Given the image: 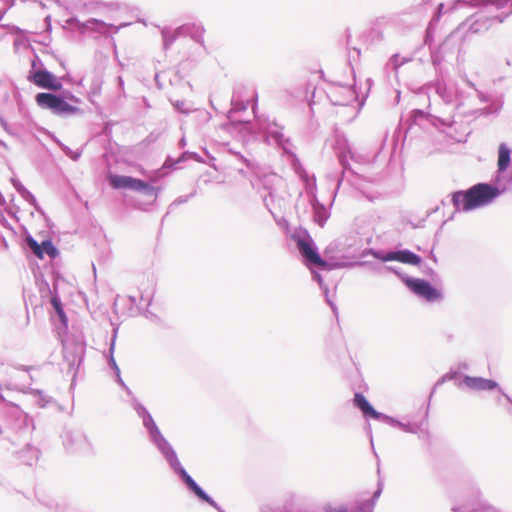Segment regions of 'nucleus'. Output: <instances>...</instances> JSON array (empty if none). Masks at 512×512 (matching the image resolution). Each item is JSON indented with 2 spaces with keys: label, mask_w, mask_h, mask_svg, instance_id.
<instances>
[{
  "label": "nucleus",
  "mask_w": 512,
  "mask_h": 512,
  "mask_svg": "<svg viewBox=\"0 0 512 512\" xmlns=\"http://www.w3.org/2000/svg\"><path fill=\"white\" fill-rule=\"evenodd\" d=\"M511 148L504 142L497 151V168L490 182H479L466 190H457L450 194L455 211L470 212L490 205L499 196L510 190L511 185L505 180L506 168L511 166Z\"/></svg>",
  "instance_id": "f257e3e1"
},
{
  "label": "nucleus",
  "mask_w": 512,
  "mask_h": 512,
  "mask_svg": "<svg viewBox=\"0 0 512 512\" xmlns=\"http://www.w3.org/2000/svg\"><path fill=\"white\" fill-rule=\"evenodd\" d=\"M508 4V0H455L452 10L464 7H477L479 10L466 19L462 25H469L472 33H482L496 23H503L512 13V7L507 13H494ZM512 6V3H511Z\"/></svg>",
  "instance_id": "f03ea898"
},
{
  "label": "nucleus",
  "mask_w": 512,
  "mask_h": 512,
  "mask_svg": "<svg viewBox=\"0 0 512 512\" xmlns=\"http://www.w3.org/2000/svg\"><path fill=\"white\" fill-rule=\"evenodd\" d=\"M132 407L138 417L142 420V425L146 429L150 443L158 450L166 461L170 470L179 477L186 469L181 464L178 455L171 443L164 437L151 413L136 398L132 399Z\"/></svg>",
  "instance_id": "7ed1b4c3"
},
{
  "label": "nucleus",
  "mask_w": 512,
  "mask_h": 512,
  "mask_svg": "<svg viewBox=\"0 0 512 512\" xmlns=\"http://www.w3.org/2000/svg\"><path fill=\"white\" fill-rule=\"evenodd\" d=\"M291 239L302 257V262L306 267L319 266L320 269L331 271L333 269L352 266L339 261L323 259L318 251V247L307 229L299 227L291 234Z\"/></svg>",
  "instance_id": "20e7f679"
},
{
  "label": "nucleus",
  "mask_w": 512,
  "mask_h": 512,
  "mask_svg": "<svg viewBox=\"0 0 512 512\" xmlns=\"http://www.w3.org/2000/svg\"><path fill=\"white\" fill-rule=\"evenodd\" d=\"M333 148L336 152L338 162H339L340 166L342 167V171H341L340 175H330V177L332 179H335L337 182L336 188L334 190V197H335L343 180H344L345 174L347 172H349L351 175L355 176L357 179H362V177L357 172H355V170L351 167V165L349 163V159L356 161V155L353 152V150L349 144V141L344 134L336 135Z\"/></svg>",
  "instance_id": "39448f33"
},
{
  "label": "nucleus",
  "mask_w": 512,
  "mask_h": 512,
  "mask_svg": "<svg viewBox=\"0 0 512 512\" xmlns=\"http://www.w3.org/2000/svg\"><path fill=\"white\" fill-rule=\"evenodd\" d=\"M360 256L362 258L366 256H372L373 258L383 263L396 261L418 267L423 263L422 257L409 249L381 250L375 248H365L361 252Z\"/></svg>",
  "instance_id": "423d86ee"
},
{
  "label": "nucleus",
  "mask_w": 512,
  "mask_h": 512,
  "mask_svg": "<svg viewBox=\"0 0 512 512\" xmlns=\"http://www.w3.org/2000/svg\"><path fill=\"white\" fill-rule=\"evenodd\" d=\"M63 360L67 364V374L74 381L86 353V343L81 337H71L62 340Z\"/></svg>",
  "instance_id": "0eeeda50"
},
{
  "label": "nucleus",
  "mask_w": 512,
  "mask_h": 512,
  "mask_svg": "<svg viewBox=\"0 0 512 512\" xmlns=\"http://www.w3.org/2000/svg\"><path fill=\"white\" fill-rule=\"evenodd\" d=\"M109 184L115 190L124 189L143 193L145 196L152 197L153 202L158 198L160 191V187H154L149 182L128 175L111 174Z\"/></svg>",
  "instance_id": "6e6552de"
},
{
  "label": "nucleus",
  "mask_w": 512,
  "mask_h": 512,
  "mask_svg": "<svg viewBox=\"0 0 512 512\" xmlns=\"http://www.w3.org/2000/svg\"><path fill=\"white\" fill-rule=\"evenodd\" d=\"M35 101L42 109L49 110L61 117L75 115L80 112V108L65 101V97L52 92L37 93Z\"/></svg>",
  "instance_id": "1a4fd4ad"
},
{
  "label": "nucleus",
  "mask_w": 512,
  "mask_h": 512,
  "mask_svg": "<svg viewBox=\"0 0 512 512\" xmlns=\"http://www.w3.org/2000/svg\"><path fill=\"white\" fill-rule=\"evenodd\" d=\"M402 281L410 292L426 302L433 303L443 299L442 291L426 279L403 275Z\"/></svg>",
  "instance_id": "9d476101"
},
{
  "label": "nucleus",
  "mask_w": 512,
  "mask_h": 512,
  "mask_svg": "<svg viewBox=\"0 0 512 512\" xmlns=\"http://www.w3.org/2000/svg\"><path fill=\"white\" fill-rule=\"evenodd\" d=\"M257 132L263 134V141L270 144L273 140L275 144L286 150L290 144V139L285 137L282 133V127H280L275 120L270 121L268 118H257Z\"/></svg>",
  "instance_id": "9b49d317"
},
{
  "label": "nucleus",
  "mask_w": 512,
  "mask_h": 512,
  "mask_svg": "<svg viewBox=\"0 0 512 512\" xmlns=\"http://www.w3.org/2000/svg\"><path fill=\"white\" fill-rule=\"evenodd\" d=\"M67 23H78V32L81 34H84L87 31H93L104 36H107L110 33H117L122 27L128 25L127 23H123L120 26H115L114 24L106 23L97 18L80 21L76 16L68 18Z\"/></svg>",
  "instance_id": "f8f14e48"
},
{
  "label": "nucleus",
  "mask_w": 512,
  "mask_h": 512,
  "mask_svg": "<svg viewBox=\"0 0 512 512\" xmlns=\"http://www.w3.org/2000/svg\"><path fill=\"white\" fill-rule=\"evenodd\" d=\"M69 74L62 77V79H68ZM27 79L29 82L33 83L39 88L46 90H62L61 78H57V76L46 68L39 69L38 71H29Z\"/></svg>",
  "instance_id": "ddd939ff"
},
{
  "label": "nucleus",
  "mask_w": 512,
  "mask_h": 512,
  "mask_svg": "<svg viewBox=\"0 0 512 512\" xmlns=\"http://www.w3.org/2000/svg\"><path fill=\"white\" fill-rule=\"evenodd\" d=\"M24 245L25 249L29 253L33 254L40 260L44 259L45 255L49 256L51 259H56L60 254L59 249L54 245L50 238H46L39 243L30 234H28L24 239Z\"/></svg>",
  "instance_id": "4468645a"
},
{
  "label": "nucleus",
  "mask_w": 512,
  "mask_h": 512,
  "mask_svg": "<svg viewBox=\"0 0 512 512\" xmlns=\"http://www.w3.org/2000/svg\"><path fill=\"white\" fill-rule=\"evenodd\" d=\"M179 480L186 489L193 494L201 503H206L218 512H225L218 503L185 471L179 477Z\"/></svg>",
  "instance_id": "2eb2a0df"
},
{
  "label": "nucleus",
  "mask_w": 512,
  "mask_h": 512,
  "mask_svg": "<svg viewBox=\"0 0 512 512\" xmlns=\"http://www.w3.org/2000/svg\"><path fill=\"white\" fill-rule=\"evenodd\" d=\"M63 444L70 452L88 453L91 444L86 435L79 429L66 430L63 434Z\"/></svg>",
  "instance_id": "dca6fc26"
},
{
  "label": "nucleus",
  "mask_w": 512,
  "mask_h": 512,
  "mask_svg": "<svg viewBox=\"0 0 512 512\" xmlns=\"http://www.w3.org/2000/svg\"><path fill=\"white\" fill-rule=\"evenodd\" d=\"M458 388L465 386L472 391H499V383L496 380L488 379L480 376L463 375L462 380L455 383Z\"/></svg>",
  "instance_id": "f3484780"
},
{
  "label": "nucleus",
  "mask_w": 512,
  "mask_h": 512,
  "mask_svg": "<svg viewBox=\"0 0 512 512\" xmlns=\"http://www.w3.org/2000/svg\"><path fill=\"white\" fill-rule=\"evenodd\" d=\"M316 190V179L313 177V183L312 185H307V192L311 194L310 203L313 210V220L314 222L319 225L320 227H323L325 223L327 222L330 213L326 206L322 204L315 193Z\"/></svg>",
  "instance_id": "a211bd4d"
},
{
  "label": "nucleus",
  "mask_w": 512,
  "mask_h": 512,
  "mask_svg": "<svg viewBox=\"0 0 512 512\" xmlns=\"http://www.w3.org/2000/svg\"><path fill=\"white\" fill-rule=\"evenodd\" d=\"M353 406L357 408L365 419H374L383 422L386 414L377 411L361 392H355L352 399Z\"/></svg>",
  "instance_id": "6ab92c4d"
},
{
  "label": "nucleus",
  "mask_w": 512,
  "mask_h": 512,
  "mask_svg": "<svg viewBox=\"0 0 512 512\" xmlns=\"http://www.w3.org/2000/svg\"><path fill=\"white\" fill-rule=\"evenodd\" d=\"M204 27L201 24L197 23H185L179 27H177V33L181 34V36H189L196 43L203 45V33Z\"/></svg>",
  "instance_id": "aec40b11"
},
{
  "label": "nucleus",
  "mask_w": 512,
  "mask_h": 512,
  "mask_svg": "<svg viewBox=\"0 0 512 512\" xmlns=\"http://www.w3.org/2000/svg\"><path fill=\"white\" fill-rule=\"evenodd\" d=\"M383 423L388 424L392 427L399 428L400 430L407 432V433H412V434L420 433L419 437H422V435H425L428 437V432L421 430V425L417 424V423H414V424L403 423L400 420H398L397 418L389 416L387 414L383 420Z\"/></svg>",
  "instance_id": "412c9836"
},
{
  "label": "nucleus",
  "mask_w": 512,
  "mask_h": 512,
  "mask_svg": "<svg viewBox=\"0 0 512 512\" xmlns=\"http://www.w3.org/2000/svg\"><path fill=\"white\" fill-rule=\"evenodd\" d=\"M188 159H193L197 162H201V157L196 152L184 151L176 160L173 159L172 157L168 156L166 158L165 162L163 163L161 170L156 171V173L158 174V177H161L163 175L162 170L175 169V168H177L178 164L185 162Z\"/></svg>",
  "instance_id": "4be33fe9"
},
{
  "label": "nucleus",
  "mask_w": 512,
  "mask_h": 512,
  "mask_svg": "<svg viewBox=\"0 0 512 512\" xmlns=\"http://www.w3.org/2000/svg\"><path fill=\"white\" fill-rule=\"evenodd\" d=\"M34 397L35 404L40 408H50L54 411H62V407L53 399V397L47 395L44 391L34 389L31 391Z\"/></svg>",
  "instance_id": "5701e85b"
},
{
  "label": "nucleus",
  "mask_w": 512,
  "mask_h": 512,
  "mask_svg": "<svg viewBox=\"0 0 512 512\" xmlns=\"http://www.w3.org/2000/svg\"><path fill=\"white\" fill-rule=\"evenodd\" d=\"M12 184L15 190L27 203L33 206L39 213L44 214V211L38 204L36 197L18 179H12Z\"/></svg>",
  "instance_id": "b1692460"
},
{
  "label": "nucleus",
  "mask_w": 512,
  "mask_h": 512,
  "mask_svg": "<svg viewBox=\"0 0 512 512\" xmlns=\"http://www.w3.org/2000/svg\"><path fill=\"white\" fill-rule=\"evenodd\" d=\"M50 303L59 319V322L61 324L62 327H64L65 329H67L68 327V318H67V315L64 311V308H63V304H62V301H61V298L57 292V288L56 286L54 285V293L51 294V299H50Z\"/></svg>",
  "instance_id": "393cba45"
},
{
  "label": "nucleus",
  "mask_w": 512,
  "mask_h": 512,
  "mask_svg": "<svg viewBox=\"0 0 512 512\" xmlns=\"http://www.w3.org/2000/svg\"><path fill=\"white\" fill-rule=\"evenodd\" d=\"M383 491V482L381 480L377 483V489L373 492L371 498L362 501L356 508V512H373L375 504Z\"/></svg>",
  "instance_id": "a878e982"
},
{
  "label": "nucleus",
  "mask_w": 512,
  "mask_h": 512,
  "mask_svg": "<svg viewBox=\"0 0 512 512\" xmlns=\"http://www.w3.org/2000/svg\"><path fill=\"white\" fill-rule=\"evenodd\" d=\"M17 458L22 464L32 466L39 458V450L27 444L17 453Z\"/></svg>",
  "instance_id": "bb28decb"
},
{
  "label": "nucleus",
  "mask_w": 512,
  "mask_h": 512,
  "mask_svg": "<svg viewBox=\"0 0 512 512\" xmlns=\"http://www.w3.org/2000/svg\"><path fill=\"white\" fill-rule=\"evenodd\" d=\"M488 103L489 104L487 106L479 110L481 111V115H497L503 108L504 94L500 93L497 94L495 97L491 96V100Z\"/></svg>",
  "instance_id": "cd10ccee"
},
{
  "label": "nucleus",
  "mask_w": 512,
  "mask_h": 512,
  "mask_svg": "<svg viewBox=\"0 0 512 512\" xmlns=\"http://www.w3.org/2000/svg\"><path fill=\"white\" fill-rule=\"evenodd\" d=\"M310 271H311V274H312V279L318 283L320 289L323 291L324 295H325V298H326V302L329 304V306L331 307L332 311L334 312V314L337 313V306L329 299V288L328 286L324 283V280H323V277L322 275L313 268V266H310V267H307Z\"/></svg>",
  "instance_id": "c85d7f7f"
},
{
  "label": "nucleus",
  "mask_w": 512,
  "mask_h": 512,
  "mask_svg": "<svg viewBox=\"0 0 512 512\" xmlns=\"http://www.w3.org/2000/svg\"><path fill=\"white\" fill-rule=\"evenodd\" d=\"M450 37L446 38L438 49H430L431 62L435 69H437L441 63L444 61L445 55L450 51H444L446 46L449 44Z\"/></svg>",
  "instance_id": "c756f323"
},
{
  "label": "nucleus",
  "mask_w": 512,
  "mask_h": 512,
  "mask_svg": "<svg viewBox=\"0 0 512 512\" xmlns=\"http://www.w3.org/2000/svg\"><path fill=\"white\" fill-rule=\"evenodd\" d=\"M341 88L347 93V97L345 99H339L336 97L335 94H333V96H331V98H330L333 105L347 106L356 100L357 94L354 89H352L351 87H345V86H341Z\"/></svg>",
  "instance_id": "7c9ffc66"
},
{
  "label": "nucleus",
  "mask_w": 512,
  "mask_h": 512,
  "mask_svg": "<svg viewBox=\"0 0 512 512\" xmlns=\"http://www.w3.org/2000/svg\"><path fill=\"white\" fill-rule=\"evenodd\" d=\"M462 81L465 83L469 88L473 89L476 93L477 98L481 103H486L491 100V95L482 91L478 88L475 82H473L466 74L462 76Z\"/></svg>",
  "instance_id": "2f4dec72"
},
{
  "label": "nucleus",
  "mask_w": 512,
  "mask_h": 512,
  "mask_svg": "<svg viewBox=\"0 0 512 512\" xmlns=\"http://www.w3.org/2000/svg\"><path fill=\"white\" fill-rule=\"evenodd\" d=\"M464 374H461V372L459 370H453L451 369L448 373H446L445 375H443L441 378H439L437 380V382L435 383V385L433 386L431 392H430V395H429V401H431V398L433 396V394L435 393L437 387H439L440 385H442L444 382L446 381H450V380H456L457 378H461L462 379V376ZM430 405V402H428V406Z\"/></svg>",
  "instance_id": "473e14b6"
},
{
  "label": "nucleus",
  "mask_w": 512,
  "mask_h": 512,
  "mask_svg": "<svg viewBox=\"0 0 512 512\" xmlns=\"http://www.w3.org/2000/svg\"><path fill=\"white\" fill-rule=\"evenodd\" d=\"M38 501L52 512H62L60 504L48 495H38Z\"/></svg>",
  "instance_id": "72a5a7b5"
},
{
  "label": "nucleus",
  "mask_w": 512,
  "mask_h": 512,
  "mask_svg": "<svg viewBox=\"0 0 512 512\" xmlns=\"http://www.w3.org/2000/svg\"><path fill=\"white\" fill-rule=\"evenodd\" d=\"M435 91L445 103L451 104L453 102V94L448 90L444 82L438 81L435 85Z\"/></svg>",
  "instance_id": "f704fd0d"
},
{
  "label": "nucleus",
  "mask_w": 512,
  "mask_h": 512,
  "mask_svg": "<svg viewBox=\"0 0 512 512\" xmlns=\"http://www.w3.org/2000/svg\"><path fill=\"white\" fill-rule=\"evenodd\" d=\"M161 35L163 39L164 50H168L170 46L174 43V41L181 36V34L177 33V28L173 32L164 29L162 30Z\"/></svg>",
  "instance_id": "c9c22d12"
},
{
  "label": "nucleus",
  "mask_w": 512,
  "mask_h": 512,
  "mask_svg": "<svg viewBox=\"0 0 512 512\" xmlns=\"http://www.w3.org/2000/svg\"><path fill=\"white\" fill-rule=\"evenodd\" d=\"M56 143L58 144L59 148L62 150V152L67 156L69 157L70 159H72L73 161H77L80 157H81V151L79 150H72L70 147H68L67 145L63 144L60 140H56Z\"/></svg>",
  "instance_id": "e433bc0d"
},
{
  "label": "nucleus",
  "mask_w": 512,
  "mask_h": 512,
  "mask_svg": "<svg viewBox=\"0 0 512 512\" xmlns=\"http://www.w3.org/2000/svg\"><path fill=\"white\" fill-rule=\"evenodd\" d=\"M115 338H116V335H114V337L112 338V341H111V344L109 347V356L107 357V364L114 371V373L120 371V368L117 365L116 360L113 355L114 348H115Z\"/></svg>",
  "instance_id": "4c0bfd02"
},
{
  "label": "nucleus",
  "mask_w": 512,
  "mask_h": 512,
  "mask_svg": "<svg viewBox=\"0 0 512 512\" xmlns=\"http://www.w3.org/2000/svg\"><path fill=\"white\" fill-rule=\"evenodd\" d=\"M196 195V190L192 191L189 195H183L177 197L168 207L167 213L164 215L162 221L165 219V217L170 213V211L178 205L184 204L189 201L190 198L194 197Z\"/></svg>",
  "instance_id": "58836bf2"
},
{
  "label": "nucleus",
  "mask_w": 512,
  "mask_h": 512,
  "mask_svg": "<svg viewBox=\"0 0 512 512\" xmlns=\"http://www.w3.org/2000/svg\"><path fill=\"white\" fill-rule=\"evenodd\" d=\"M427 114L421 109H414L409 116L410 125H417L419 121L426 119Z\"/></svg>",
  "instance_id": "ea45409f"
},
{
  "label": "nucleus",
  "mask_w": 512,
  "mask_h": 512,
  "mask_svg": "<svg viewBox=\"0 0 512 512\" xmlns=\"http://www.w3.org/2000/svg\"><path fill=\"white\" fill-rule=\"evenodd\" d=\"M352 266H359V267H362V266H368L371 270L379 273L382 269H384V267L380 266L379 264H376L372 261H364V260H361V261H358L356 263H353L351 264Z\"/></svg>",
  "instance_id": "a19ab883"
},
{
  "label": "nucleus",
  "mask_w": 512,
  "mask_h": 512,
  "mask_svg": "<svg viewBox=\"0 0 512 512\" xmlns=\"http://www.w3.org/2000/svg\"><path fill=\"white\" fill-rule=\"evenodd\" d=\"M232 111L233 112H242L245 111L248 107V103L243 100H235L234 98L231 101Z\"/></svg>",
  "instance_id": "79ce46f5"
},
{
  "label": "nucleus",
  "mask_w": 512,
  "mask_h": 512,
  "mask_svg": "<svg viewBox=\"0 0 512 512\" xmlns=\"http://www.w3.org/2000/svg\"><path fill=\"white\" fill-rule=\"evenodd\" d=\"M232 155H235L247 168L253 169L255 167L254 162L243 156L240 152H236L232 149L229 150Z\"/></svg>",
  "instance_id": "37998d69"
},
{
  "label": "nucleus",
  "mask_w": 512,
  "mask_h": 512,
  "mask_svg": "<svg viewBox=\"0 0 512 512\" xmlns=\"http://www.w3.org/2000/svg\"><path fill=\"white\" fill-rule=\"evenodd\" d=\"M45 68L42 60L40 59V57L34 53V56L33 58L31 59V69L30 71H38L39 69H43Z\"/></svg>",
  "instance_id": "c03bdc74"
},
{
  "label": "nucleus",
  "mask_w": 512,
  "mask_h": 512,
  "mask_svg": "<svg viewBox=\"0 0 512 512\" xmlns=\"http://www.w3.org/2000/svg\"><path fill=\"white\" fill-rule=\"evenodd\" d=\"M443 11H444V4L443 3H439L436 7V10L432 16V19L430 21V26H432L433 23H437L441 16L443 15Z\"/></svg>",
  "instance_id": "a18cd8bd"
},
{
  "label": "nucleus",
  "mask_w": 512,
  "mask_h": 512,
  "mask_svg": "<svg viewBox=\"0 0 512 512\" xmlns=\"http://www.w3.org/2000/svg\"><path fill=\"white\" fill-rule=\"evenodd\" d=\"M60 96L62 97H65V101L68 102L71 101V102H74V103H79L80 102V99L78 97H76L71 91L69 90H63L61 92V94H59Z\"/></svg>",
  "instance_id": "49530a36"
},
{
  "label": "nucleus",
  "mask_w": 512,
  "mask_h": 512,
  "mask_svg": "<svg viewBox=\"0 0 512 512\" xmlns=\"http://www.w3.org/2000/svg\"><path fill=\"white\" fill-rule=\"evenodd\" d=\"M115 381L128 393L131 394V390L127 387L125 382L123 381L121 377V372H115Z\"/></svg>",
  "instance_id": "de8ad7c7"
},
{
  "label": "nucleus",
  "mask_w": 512,
  "mask_h": 512,
  "mask_svg": "<svg viewBox=\"0 0 512 512\" xmlns=\"http://www.w3.org/2000/svg\"><path fill=\"white\" fill-rule=\"evenodd\" d=\"M453 512H463L460 507L454 506L452 508ZM471 512H495V510L491 507H482L478 509H473Z\"/></svg>",
  "instance_id": "09e8293b"
},
{
  "label": "nucleus",
  "mask_w": 512,
  "mask_h": 512,
  "mask_svg": "<svg viewBox=\"0 0 512 512\" xmlns=\"http://www.w3.org/2000/svg\"><path fill=\"white\" fill-rule=\"evenodd\" d=\"M173 106L174 108L181 112V113H185V114H188L189 113V110L185 109L184 106H185V102L184 101H179L177 100L176 102H173Z\"/></svg>",
  "instance_id": "8fccbe9b"
},
{
  "label": "nucleus",
  "mask_w": 512,
  "mask_h": 512,
  "mask_svg": "<svg viewBox=\"0 0 512 512\" xmlns=\"http://www.w3.org/2000/svg\"><path fill=\"white\" fill-rule=\"evenodd\" d=\"M430 25L428 27V29L426 30V33H425V44H427L429 46V49H431V43H432V39H433V36H432V33L430 32Z\"/></svg>",
  "instance_id": "3c124183"
},
{
  "label": "nucleus",
  "mask_w": 512,
  "mask_h": 512,
  "mask_svg": "<svg viewBox=\"0 0 512 512\" xmlns=\"http://www.w3.org/2000/svg\"><path fill=\"white\" fill-rule=\"evenodd\" d=\"M384 269L389 271V272H392L394 273L395 275L401 277V279L403 278V276H401V273L399 271V269L397 267H394V266H384Z\"/></svg>",
  "instance_id": "603ef678"
},
{
  "label": "nucleus",
  "mask_w": 512,
  "mask_h": 512,
  "mask_svg": "<svg viewBox=\"0 0 512 512\" xmlns=\"http://www.w3.org/2000/svg\"><path fill=\"white\" fill-rule=\"evenodd\" d=\"M398 58H399L398 54H394L390 58V64L393 65V68L395 70L399 67Z\"/></svg>",
  "instance_id": "864d4df0"
},
{
  "label": "nucleus",
  "mask_w": 512,
  "mask_h": 512,
  "mask_svg": "<svg viewBox=\"0 0 512 512\" xmlns=\"http://www.w3.org/2000/svg\"><path fill=\"white\" fill-rule=\"evenodd\" d=\"M0 125L3 127V129H4L7 133L12 134V131H11V129H10V126L8 125L7 121H6L4 118H2V117H0Z\"/></svg>",
  "instance_id": "5fc2aeb1"
},
{
  "label": "nucleus",
  "mask_w": 512,
  "mask_h": 512,
  "mask_svg": "<svg viewBox=\"0 0 512 512\" xmlns=\"http://www.w3.org/2000/svg\"><path fill=\"white\" fill-rule=\"evenodd\" d=\"M423 272H424L427 276H430V277H432V278H433L434 276H436V275H437V274H436V272H435V270H434L433 268H430V267H426V268L423 270Z\"/></svg>",
  "instance_id": "6e6d98bb"
},
{
  "label": "nucleus",
  "mask_w": 512,
  "mask_h": 512,
  "mask_svg": "<svg viewBox=\"0 0 512 512\" xmlns=\"http://www.w3.org/2000/svg\"><path fill=\"white\" fill-rule=\"evenodd\" d=\"M499 392L512 405V398L508 394H506L502 388H499Z\"/></svg>",
  "instance_id": "4d7b16f0"
},
{
  "label": "nucleus",
  "mask_w": 512,
  "mask_h": 512,
  "mask_svg": "<svg viewBox=\"0 0 512 512\" xmlns=\"http://www.w3.org/2000/svg\"><path fill=\"white\" fill-rule=\"evenodd\" d=\"M499 392L512 405V398L508 394H506L502 388H499Z\"/></svg>",
  "instance_id": "13d9d810"
},
{
  "label": "nucleus",
  "mask_w": 512,
  "mask_h": 512,
  "mask_svg": "<svg viewBox=\"0 0 512 512\" xmlns=\"http://www.w3.org/2000/svg\"><path fill=\"white\" fill-rule=\"evenodd\" d=\"M187 145L185 136H182L178 142L179 148H184Z\"/></svg>",
  "instance_id": "bf43d9fd"
},
{
  "label": "nucleus",
  "mask_w": 512,
  "mask_h": 512,
  "mask_svg": "<svg viewBox=\"0 0 512 512\" xmlns=\"http://www.w3.org/2000/svg\"><path fill=\"white\" fill-rule=\"evenodd\" d=\"M469 369V365L466 363V362H462V363H459L458 365V370H468Z\"/></svg>",
  "instance_id": "052dcab7"
},
{
  "label": "nucleus",
  "mask_w": 512,
  "mask_h": 512,
  "mask_svg": "<svg viewBox=\"0 0 512 512\" xmlns=\"http://www.w3.org/2000/svg\"><path fill=\"white\" fill-rule=\"evenodd\" d=\"M128 299H129L131 305H136L137 304V300H136L135 296H129Z\"/></svg>",
  "instance_id": "680f3d73"
},
{
  "label": "nucleus",
  "mask_w": 512,
  "mask_h": 512,
  "mask_svg": "<svg viewBox=\"0 0 512 512\" xmlns=\"http://www.w3.org/2000/svg\"><path fill=\"white\" fill-rule=\"evenodd\" d=\"M42 285L45 289H47L49 292H51L49 283L46 280H42Z\"/></svg>",
  "instance_id": "e2e57ef3"
},
{
  "label": "nucleus",
  "mask_w": 512,
  "mask_h": 512,
  "mask_svg": "<svg viewBox=\"0 0 512 512\" xmlns=\"http://www.w3.org/2000/svg\"><path fill=\"white\" fill-rule=\"evenodd\" d=\"M144 315H145V317H146V318L156 317L152 312H150V311H148V310L145 312V314H144Z\"/></svg>",
  "instance_id": "0e129e2a"
},
{
  "label": "nucleus",
  "mask_w": 512,
  "mask_h": 512,
  "mask_svg": "<svg viewBox=\"0 0 512 512\" xmlns=\"http://www.w3.org/2000/svg\"><path fill=\"white\" fill-rule=\"evenodd\" d=\"M69 26H71L73 29L78 31V23H67Z\"/></svg>",
  "instance_id": "69168bd1"
},
{
  "label": "nucleus",
  "mask_w": 512,
  "mask_h": 512,
  "mask_svg": "<svg viewBox=\"0 0 512 512\" xmlns=\"http://www.w3.org/2000/svg\"><path fill=\"white\" fill-rule=\"evenodd\" d=\"M504 77H498L497 79L493 80V84L496 85L498 82L503 81Z\"/></svg>",
  "instance_id": "338daca9"
},
{
  "label": "nucleus",
  "mask_w": 512,
  "mask_h": 512,
  "mask_svg": "<svg viewBox=\"0 0 512 512\" xmlns=\"http://www.w3.org/2000/svg\"><path fill=\"white\" fill-rule=\"evenodd\" d=\"M118 83H119V85H120L121 87H123V85H124V81H123V79H122V77H121V76H119V77H118Z\"/></svg>",
  "instance_id": "774afa93"
}]
</instances>
